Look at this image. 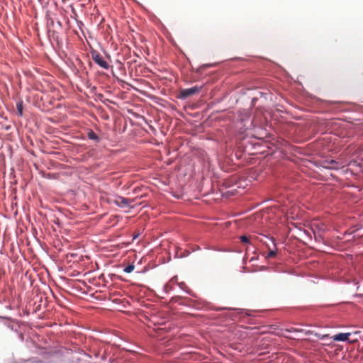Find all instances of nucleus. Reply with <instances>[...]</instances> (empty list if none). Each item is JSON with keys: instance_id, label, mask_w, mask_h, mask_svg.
<instances>
[{"instance_id": "obj_1", "label": "nucleus", "mask_w": 363, "mask_h": 363, "mask_svg": "<svg viewBox=\"0 0 363 363\" xmlns=\"http://www.w3.org/2000/svg\"><path fill=\"white\" fill-rule=\"evenodd\" d=\"M202 89V86H194L187 89H181L179 91V97L182 99H186L191 96L199 94Z\"/></svg>"}, {"instance_id": "obj_2", "label": "nucleus", "mask_w": 363, "mask_h": 363, "mask_svg": "<svg viewBox=\"0 0 363 363\" xmlns=\"http://www.w3.org/2000/svg\"><path fill=\"white\" fill-rule=\"evenodd\" d=\"M317 167H323L327 169H335L336 160H308Z\"/></svg>"}, {"instance_id": "obj_3", "label": "nucleus", "mask_w": 363, "mask_h": 363, "mask_svg": "<svg viewBox=\"0 0 363 363\" xmlns=\"http://www.w3.org/2000/svg\"><path fill=\"white\" fill-rule=\"evenodd\" d=\"M218 164L224 172L234 171L237 168L233 160H218Z\"/></svg>"}, {"instance_id": "obj_4", "label": "nucleus", "mask_w": 363, "mask_h": 363, "mask_svg": "<svg viewBox=\"0 0 363 363\" xmlns=\"http://www.w3.org/2000/svg\"><path fill=\"white\" fill-rule=\"evenodd\" d=\"M91 55L93 60L101 67L106 69L108 68V64L99 52H94Z\"/></svg>"}, {"instance_id": "obj_5", "label": "nucleus", "mask_w": 363, "mask_h": 363, "mask_svg": "<svg viewBox=\"0 0 363 363\" xmlns=\"http://www.w3.org/2000/svg\"><path fill=\"white\" fill-rule=\"evenodd\" d=\"M114 203L119 207L124 208L129 206V200L123 197H118L115 199Z\"/></svg>"}, {"instance_id": "obj_6", "label": "nucleus", "mask_w": 363, "mask_h": 363, "mask_svg": "<svg viewBox=\"0 0 363 363\" xmlns=\"http://www.w3.org/2000/svg\"><path fill=\"white\" fill-rule=\"evenodd\" d=\"M350 336V333H339L333 336V340L335 341H346L349 340V337Z\"/></svg>"}, {"instance_id": "obj_7", "label": "nucleus", "mask_w": 363, "mask_h": 363, "mask_svg": "<svg viewBox=\"0 0 363 363\" xmlns=\"http://www.w3.org/2000/svg\"><path fill=\"white\" fill-rule=\"evenodd\" d=\"M87 137H88L89 139H90L91 140H94L96 143H98L100 140L99 137L92 130H90L87 133Z\"/></svg>"}, {"instance_id": "obj_8", "label": "nucleus", "mask_w": 363, "mask_h": 363, "mask_svg": "<svg viewBox=\"0 0 363 363\" xmlns=\"http://www.w3.org/2000/svg\"><path fill=\"white\" fill-rule=\"evenodd\" d=\"M16 108H17L18 114L19 116H22L23 115V101H21L16 104Z\"/></svg>"}, {"instance_id": "obj_9", "label": "nucleus", "mask_w": 363, "mask_h": 363, "mask_svg": "<svg viewBox=\"0 0 363 363\" xmlns=\"http://www.w3.org/2000/svg\"><path fill=\"white\" fill-rule=\"evenodd\" d=\"M135 269V266L133 264H128L127 267H125L123 269V271L125 273H130L132 272Z\"/></svg>"}, {"instance_id": "obj_10", "label": "nucleus", "mask_w": 363, "mask_h": 363, "mask_svg": "<svg viewBox=\"0 0 363 363\" xmlns=\"http://www.w3.org/2000/svg\"><path fill=\"white\" fill-rule=\"evenodd\" d=\"M240 241L243 243H250V238L246 235H242L240 238Z\"/></svg>"}, {"instance_id": "obj_11", "label": "nucleus", "mask_w": 363, "mask_h": 363, "mask_svg": "<svg viewBox=\"0 0 363 363\" xmlns=\"http://www.w3.org/2000/svg\"><path fill=\"white\" fill-rule=\"evenodd\" d=\"M277 253L275 251L271 250L269 252L267 255V257H274L276 256Z\"/></svg>"}]
</instances>
